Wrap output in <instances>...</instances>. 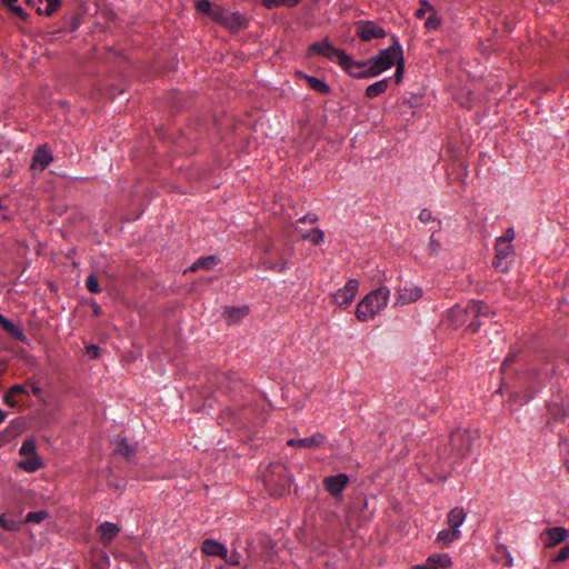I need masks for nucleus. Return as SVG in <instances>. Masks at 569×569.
<instances>
[{"label":"nucleus","mask_w":569,"mask_h":569,"mask_svg":"<svg viewBox=\"0 0 569 569\" xmlns=\"http://www.w3.org/2000/svg\"><path fill=\"white\" fill-rule=\"evenodd\" d=\"M282 1L283 0H260L261 4L269 10L281 7Z\"/></svg>","instance_id":"obj_44"},{"label":"nucleus","mask_w":569,"mask_h":569,"mask_svg":"<svg viewBox=\"0 0 569 569\" xmlns=\"http://www.w3.org/2000/svg\"><path fill=\"white\" fill-rule=\"evenodd\" d=\"M305 79L309 88L313 91L322 94H327L329 92V86L325 81L312 76H305Z\"/></svg>","instance_id":"obj_25"},{"label":"nucleus","mask_w":569,"mask_h":569,"mask_svg":"<svg viewBox=\"0 0 569 569\" xmlns=\"http://www.w3.org/2000/svg\"><path fill=\"white\" fill-rule=\"evenodd\" d=\"M318 54L327 58L330 61H337L341 67L355 66L353 59L345 53V51L335 48L328 38L320 42H313L308 48V56Z\"/></svg>","instance_id":"obj_5"},{"label":"nucleus","mask_w":569,"mask_h":569,"mask_svg":"<svg viewBox=\"0 0 569 569\" xmlns=\"http://www.w3.org/2000/svg\"><path fill=\"white\" fill-rule=\"evenodd\" d=\"M241 555L238 551H232L230 555L227 552V557L222 558L227 563L238 566L240 563Z\"/></svg>","instance_id":"obj_41"},{"label":"nucleus","mask_w":569,"mask_h":569,"mask_svg":"<svg viewBox=\"0 0 569 569\" xmlns=\"http://www.w3.org/2000/svg\"><path fill=\"white\" fill-rule=\"evenodd\" d=\"M10 10L22 20H27L28 13L20 6H13Z\"/></svg>","instance_id":"obj_52"},{"label":"nucleus","mask_w":569,"mask_h":569,"mask_svg":"<svg viewBox=\"0 0 569 569\" xmlns=\"http://www.w3.org/2000/svg\"><path fill=\"white\" fill-rule=\"evenodd\" d=\"M201 551L207 556L219 557L221 559L227 557L226 546L213 539L203 540Z\"/></svg>","instance_id":"obj_14"},{"label":"nucleus","mask_w":569,"mask_h":569,"mask_svg":"<svg viewBox=\"0 0 569 569\" xmlns=\"http://www.w3.org/2000/svg\"><path fill=\"white\" fill-rule=\"evenodd\" d=\"M92 310H93V313L96 316H99L101 313V311H102L101 307L98 303H96V302L92 303Z\"/></svg>","instance_id":"obj_56"},{"label":"nucleus","mask_w":569,"mask_h":569,"mask_svg":"<svg viewBox=\"0 0 569 569\" xmlns=\"http://www.w3.org/2000/svg\"><path fill=\"white\" fill-rule=\"evenodd\" d=\"M291 475L282 463H271L263 475L266 488L272 496H282L290 488Z\"/></svg>","instance_id":"obj_4"},{"label":"nucleus","mask_w":569,"mask_h":569,"mask_svg":"<svg viewBox=\"0 0 569 569\" xmlns=\"http://www.w3.org/2000/svg\"><path fill=\"white\" fill-rule=\"evenodd\" d=\"M8 413L0 408V425L4 422Z\"/></svg>","instance_id":"obj_60"},{"label":"nucleus","mask_w":569,"mask_h":569,"mask_svg":"<svg viewBox=\"0 0 569 569\" xmlns=\"http://www.w3.org/2000/svg\"><path fill=\"white\" fill-rule=\"evenodd\" d=\"M323 440L325 437L321 433H315L307 438L290 439L287 445L290 447L317 448L323 442Z\"/></svg>","instance_id":"obj_19"},{"label":"nucleus","mask_w":569,"mask_h":569,"mask_svg":"<svg viewBox=\"0 0 569 569\" xmlns=\"http://www.w3.org/2000/svg\"><path fill=\"white\" fill-rule=\"evenodd\" d=\"M498 240H505L506 243H511L515 239V230L512 228H508L503 236L497 238Z\"/></svg>","instance_id":"obj_48"},{"label":"nucleus","mask_w":569,"mask_h":569,"mask_svg":"<svg viewBox=\"0 0 569 569\" xmlns=\"http://www.w3.org/2000/svg\"><path fill=\"white\" fill-rule=\"evenodd\" d=\"M26 2H27V4H28V6L33 7V6H36L37 3H42V2H43V0H26Z\"/></svg>","instance_id":"obj_59"},{"label":"nucleus","mask_w":569,"mask_h":569,"mask_svg":"<svg viewBox=\"0 0 569 569\" xmlns=\"http://www.w3.org/2000/svg\"><path fill=\"white\" fill-rule=\"evenodd\" d=\"M13 433L14 437L19 436L24 429V420L23 418H16L9 422L6 427Z\"/></svg>","instance_id":"obj_31"},{"label":"nucleus","mask_w":569,"mask_h":569,"mask_svg":"<svg viewBox=\"0 0 569 569\" xmlns=\"http://www.w3.org/2000/svg\"><path fill=\"white\" fill-rule=\"evenodd\" d=\"M422 296V290L419 287H403L399 290L397 301L401 305H407L417 301Z\"/></svg>","instance_id":"obj_16"},{"label":"nucleus","mask_w":569,"mask_h":569,"mask_svg":"<svg viewBox=\"0 0 569 569\" xmlns=\"http://www.w3.org/2000/svg\"><path fill=\"white\" fill-rule=\"evenodd\" d=\"M478 439L477 431L471 430H456L451 432L449 438V446L451 451L458 457H467L471 450L473 442Z\"/></svg>","instance_id":"obj_6"},{"label":"nucleus","mask_w":569,"mask_h":569,"mask_svg":"<svg viewBox=\"0 0 569 569\" xmlns=\"http://www.w3.org/2000/svg\"><path fill=\"white\" fill-rule=\"evenodd\" d=\"M466 519V512L462 508L456 507L451 509L447 517V522L449 528L459 530V527L463 523Z\"/></svg>","instance_id":"obj_21"},{"label":"nucleus","mask_w":569,"mask_h":569,"mask_svg":"<svg viewBox=\"0 0 569 569\" xmlns=\"http://www.w3.org/2000/svg\"><path fill=\"white\" fill-rule=\"evenodd\" d=\"M11 431L8 429V428H4L1 432H0V447L1 446H4L7 445L8 442H10L12 439H14L16 437L13 436V433H10Z\"/></svg>","instance_id":"obj_42"},{"label":"nucleus","mask_w":569,"mask_h":569,"mask_svg":"<svg viewBox=\"0 0 569 569\" xmlns=\"http://www.w3.org/2000/svg\"><path fill=\"white\" fill-rule=\"evenodd\" d=\"M353 63H356L355 66L350 64L348 67H342L351 77L353 78H371L372 76H356L357 73H366L367 71V68L368 66L365 64L366 61H355L353 60Z\"/></svg>","instance_id":"obj_27"},{"label":"nucleus","mask_w":569,"mask_h":569,"mask_svg":"<svg viewBox=\"0 0 569 569\" xmlns=\"http://www.w3.org/2000/svg\"><path fill=\"white\" fill-rule=\"evenodd\" d=\"M389 298L390 290L387 287L372 290L357 305L356 318L361 322L373 319L388 305Z\"/></svg>","instance_id":"obj_1"},{"label":"nucleus","mask_w":569,"mask_h":569,"mask_svg":"<svg viewBox=\"0 0 569 569\" xmlns=\"http://www.w3.org/2000/svg\"><path fill=\"white\" fill-rule=\"evenodd\" d=\"M439 247V243L435 240L433 236L430 238L429 248L431 252H435L437 248Z\"/></svg>","instance_id":"obj_55"},{"label":"nucleus","mask_w":569,"mask_h":569,"mask_svg":"<svg viewBox=\"0 0 569 569\" xmlns=\"http://www.w3.org/2000/svg\"><path fill=\"white\" fill-rule=\"evenodd\" d=\"M359 289V282L356 279H350L347 281L343 288L339 289L335 295V301L339 307H347L349 306Z\"/></svg>","instance_id":"obj_12"},{"label":"nucleus","mask_w":569,"mask_h":569,"mask_svg":"<svg viewBox=\"0 0 569 569\" xmlns=\"http://www.w3.org/2000/svg\"><path fill=\"white\" fill-rule=\"evenodd\" d=\"M395 64L397 66V68H396L393 78H395V81L397 83H399L403 78V71H405L403 58L401 57Z\"/></svg>","instance_id":"obj_39"},{"label":"nucleus","mask_w":569,"mask_h":569,"mask_svg":"<svg viewBox=\"0 0 569 569\" xmlns=\"http://www.w3.org/2000/svg\"><path fill=\"white\" fill-rule=\"evenodd\" d=\"M507 565L508 566L512 565V558L510 557V555H508Z\"/></svg>","instance_id":"obj_62"},{"label":"nucleus","mask_w":569,"mask_h":569,"mask_svg":"<svg viewBox=\"0 0 569 569\" xmlns=\"http://www.w3.org/2000/svg\"><path fill=\"white\" fill-rule=\"evenodd\" d=\"M289 256V252L284 253L278 249H268L262 259V263L269 270L274 272H283L287 270V258Z\"/></svg>","instance_id":"obj_10"},{"label":"nucleus","mask_w":569,"mask_h":569,"mask_svg":"<svg viewBox=\"0 0 569 569\" xmlns=\"http://www.w3.org/2000/svg\"><path fill=\"white\" fill-rule=\"evenodd\" d=\"M0 365H2V361L0 360Z\"/></svg>","instance_id":"obj_63"},{"label":"nucleus","mask_w":569,"mask_h":569,"mask_svg":"<svg viewBox=\"0 0 569 569\" xmlns=\"http://www.w3.org/2000/svg\"><path fill=\"white\" fill-rule=\"evenodd\" d=\"M116 453L121 455L126 458H130L134 455L136 448L133 446H130L126 440H122L118 443L116 448Z\"/></svg>","instance_id":"obj_30"},{"label":"nucleus","mask_w":569,"mask_h":569,"mask_svg":"<svg viewBox=\"0 0 569 569\" xmlns=\"http://www.w3.org/2000/svg\"><path fill=\"white\" fill-rule=\"evenodd\" d=\"M440 24V20L438 19L435 11H432L426 19L425 27L428 30H436Z\"/></svg>","instance_id":"obj_38"},{"label":"nucleus","mask_w":569,"mask_h":569,"mask_svg":"<svg viewBox=\"0 0 569 569\" xmlns=\"http://www.w3.org/2000/svg\"><path fill=\"white\" fill-rule=\"evenodd\" d=\"M301 0H283L282 1V6L284 7H288V8H293L296 7L297 4L300 3Z\"/></svg>","instance_id":"obj_53"},{"label":"nucleus","mask_w":569,"mask_h":569,"mask_svg":"<svg viewBox=\"0 0 569 569\" xmlns=\"http://www.w3.org/2000/svg\"><path fill=\"white\" fill-rule=\"evenodd\" d=\"M18 467L27 472H36L43 467V462L38 455L26 456L23 460L19 461Z\"/></svg>","instance_id":"obj_20"},{"label":"nucleus","mask_w":569,"mask_h":569,"mask_svg":"<svg viewBox=\"0 0 569 569\" xmlns=\"http://www.w3.org/2000/svg\"><path fill=\"white\" fill-rule=\"evenodd\" d=\"M86 351L88 356H90L93 359H97L100 356V348L96 345L87 346Z\"/></svg>","instance_id":"obj_47"},{"label":"nucleus","mask_w":569,"mask_h":569,"mask_svg":"<svg viewBox=\"0 0 569 569\" xmlns=\"http://www.w3.org/2000/svg\"><path fill=\"white\" fill-rule=\"evenodd\" d=\"M348 482L349 477L346 473L329 476L322 481L325 489L335 498L341 496Z\"/></svg>","instance_id":"obj_13"},{"label":"nucleus","mask_w":569,"mask_h":569,"mask_svg":"<svg viewBox=\"0 0 569 569\" xmlns=\"http://www.w3.org/2000/svg\"><path fill=\"white\" fill-rule=\"evenodd\" d=\"M435 11L433 8L426 1H420V8L416 10L415 14L417 18L422 19L425 18L426 13L429 12V14Z\"/></svg>","instance_id":"obj_37"},{"label":"nucleus","mask_w":569,"mask_h":569,"mask_svg":"<svg viewBox=\"0 0 569 569\" xmlns=\"http://www.w3.org/2000/svg\"><path fill=\"white\" fill-rule=\"evenodd\" d=\"M495 250L496 254L492 263L493 267L498 271H507L516 256L513 246L511 243H506L505 240L497 239L495 243Z\"/></svg>","instance_id":"obj_8"},{"label":"nucleus","mask_w":569,"mask_h":569,"mask_svg":"<svg viewBox=\"0 0 569 569\" xmlns=\"http://www.w3.org/2000/svg\"><path fill=\"white\" fill-rule=\"evenodd\" d=\"M569 558V546L562 547L559 552L552 558L553 562H562Z\"/></svg>","instance_id":"obj_40"},{"label":"nucleus","mask_w":569,"mask_h":569,"mask_svg":"<svg viewBox=\"0 0 569 569\" xmlns=\"http://www.w3.org/2000/svg\"><path fill=\"white\" fill-rule=\"evenodd\" d=\"M213 20L233 31L243 29L247 26V20L242 14L236 11H230L222 7H219V9L214 10Z\"/></svg>","instance_id":"obj_7"},{"label":"nucleus","mask_w":569,"mask_h":569,"mask_svg":"<svg viewBox=\"0 0 569 569\" xmlns=\"http://www.w3.org/2000/svg\"><path fill=\"white\" fill-rule=\"evenodd\" d=\"M199 12L207 13L213 19V12L219 9L218 6H213L209 0H199L196 4Z\"/></svg>","instance_id":"obj_29"},{"label":"nucleus","mask_w":569,"mask_h":569,"mask_svg":"<svg viewBox=\"0 0 569 569\" xmlns=\"http://www.w3.org/2000/svg\"><path fill=\"white\" fill-rule=\"evenodd\" d=\"M86 288L91 293H100L101 292V287H100L99 282H98L97 277L93 273H91V274H89L87 277V279H86Z\"/></svg>","instance_id":"obj_34"},{"label":"nucleus","mask_w":569,"mask_h":569,"mask_svg":"<svg viewBox=\"0 0 569 569\" xmlns=\"http://www.w3.org/2000/svg\"><path fill=\"white\" fill-rule=\"evenodd\" d=\"M0 326L2 329L13 339L26 343L28 341L27 336L23 330L17 327L12 321H10L7 317L0 313Z\"/></svg>","instance_id":"obj_15"},{"label":"nucleus","mask_w":569,"mask_h":569,"mask_svg":"<svg viewBox=\"0 0 569 569\" xmlns=\"http://www.w3.org/2000/svg\"><path fill=\"white\" fill-rule=\"evenodd\" d=\"M392 46L366 60L365 64L368 66L366 73H357L356 76H379L385 70L391 68L402 57L401 44L396 37H392Z\"/></svg>","instance_id":"obj_2"},{"label":"nucleus","mask_w":569,"mask_h":569,"mask_svg":"<svg viewBox=\"0 0 569 569\" xmlns=\"http://www.w3.org/2000/svg\"><path fill=\"white\" fill-rule=\"evenodd\" d=\"M31 387V392L34 395V396H40L41 395V388L38 387L34 382H28Z\"/></svg>","instance_id":"obj_54"},{"label":"nucleus","mask_w":569,"mask_h":569,"mask_svg":"<svg viewBox=\"0 0 569 569\" xmlns=\"http://www.w3.org/2000/svg\"><path fill=\"white\" fill-rule=\"evenodd\" d=\"M412 569H437L433 558L429 557L423 563L415 566Z\"/></svg>","instance_id":"obj_46"},{"label":"nucleus","mask_w":569,"mask_h":569,"mask_svg":"<svg viewBox=\"0 0 569 569\" xmlns=\"http://www.w3.org/2000/svg\"><path fill=\"white\" fill-rule=\"evenodd\" d=\"M480 327H481V319H475V320H471V321L468 323V326H467L468 330H469L470 332H472V333L478 332V330L480 329Z\"/></svg>","instance_id":"obj_50"},{"label":"nucleus","mask_w":569,"mask_h":569,"mask_svg":"<svg viewBox=\"0 0 569 569\" xmlns=\"http://www.w3.org/2000/svg\"><path fill=\"white\" fill-rule=\"evenodd\" d=\"M10 393H13L16 397L20 395H28V391L22 385H14L10 388Z\"/></svg>","instance_id":"obj_49"},{"label":"nucleus","mask_w":569,"mask_h":569,"mask_svg":"<svg viewBox=\"0 0 569 569\" xmlns=\"http://www.w3.org/2000/svg\"><path fill=\"white\" fill-rule=\"evenodd\" d=\"M218 263V258L216 256H207V257H200L197 261H194L190 270L197 271L199 269H206L210 270Z\"/></svg>","instance_id":"obj_22"},{"label":"nucleus","mask_w":569,"mask_h":569,"mask_svg":"<svg viewBox=\"0 0 569 569\" xmlns=\"http://www.w3.org/2000/svg\"><path fill=\"white\" fill-rule=\"evenodd\" d=\"M430 557L433 558L437 569H447L451 566V558L447 553L433 555Z\"/></svg>","instance_id":"obj_32"},{"label":"nucleus","mask_w":569,"mask_h":569,"mask_svg":"<svg viewBox=\"0 0 569 569\" xmlns=\"http://www.w3.org/2000/svg\"><path fill=\"white\" fill-rule=\"evenodd\" d=\"M48 517V512L44 510L31 511L26 516V522L40 523Z\"/></svg>","instance_id":"obj_33"},{"label":"nucleus","mask_w":569,"mask_h":569,"mask_svg":"<svg viewBox=\"0 0 569 569\" xmlns=\"http://www.w3.org/2000/svg\"><path fill=\"white\" fill-rule=\"evenodd\" d=\"M318 217L315 213H307L303 217H301L298 222L301 223H315L317 222Z\"/></svg>","instance_id":"obj_51"},{"label":"nucleus","mask_w":569,"mask_h":569,"mask_svg":"<svg viewBox=\"0 0 569 569\" xmlns=\"http://www.w3.org/2000/svg\"><path fill=\"white\" fill-rule=\"evenodd\" d=\"M52 161L53 156L50 148L48 144H41L34 150L30 170L33 172H42Z\"/></svg>","instance_id":"obj_11"},{"label":"nucleus","mask_w":569,"mask_h":569,"mask_svg":"<svg viewBox=\"0 0 569 569\" xmlns=\"http://www.w3.org/2000/svg\"><path fill=\"white\" fill-rule=\"evenodd\" d=\"M16 396L13 393H10V389L3 395V402L11 407V408H14L17 407V400L14 399Z\"/></svg>","instance_id":"obj_43"},{"label":"nucleus","mask_w":569,"mask_h":569,"mask_svg":"<svg viewBox=\"0 0 569 569\" xmlns=\"http://www.w3.org/2000/svg\"><path fill=\"white\" fill-rule=\"evenodd\" d=\"M513 356L512 355H508L505 359V361L502 362V367H507L509 363H511L513 361Z\"/></svg>","instance_id":"obj_57"},{"label":"nucleus","mask_w":569,"mask_h":569,"mask_svg":"<svg viewBox=\"0 0 569 569\" xmlns=\"http://www.w3.org/2000/svg\"><path fill=\"white\" fill-rule=\"evenodd\" d=\"M356 33L362 41H371L372 39L386 37L383 28L375 21L359 20L355 23Z\"/></svg>","instance_id":"obj_9"},{"label":"nucleus","mask_w":569,"mask_h":569,"mask_svg":"<svg viewBox=\"0 0 569 569\" xmlns=\"http://www.w3.org/2000/svg\"><path fill=\"white\" fill-rule=\"evenodd\" d=\"M0 527L8 531H17L19 523L14 520L7 519L4 515H0Z\"/></svg>","instance_id":"obj_36"},{"label":"nucleus","mask_w":569,"mask_h":569,"mask_svg":"<svg viewBox=\"0 0 569 569\" xmlns=\"http://www.w3.org/2000/svg\"><path fill=\"white\" fill-rule=\"evenodd\" d=\"M325 233L320 229H313L312 231L302 236L303 239H309L311 242L318 244L323 240Z\"/></svg>","instance_id":"obj_35"},{"label":"nucleus","mask_w":569,"mask_h":569,"mask_svg":"<svg viewBox=\"0 0 569 569\" xmlns=\"http://www.w3.org/2000/svg\"><path fill=\"white\" fill-rule=\"evenodd\" d=\"M418 218L422 223H428L433 220L432 213L428 209H422Z\"/></svg>","instance_id":"obj_45"},{"label":"nucleus","mask_w":569,"mask_h":569,"mask_svg":"<svg viewBox=\"0 0 569 569\" xmlns=\"http://www.w3.org/2000/svg\"><path fill=\"white\" fill-rule=\"evenodd\" d=\"M483 317H469L468 318V322L469 323L471 320H475V319H482Z\"/></svg>","instance_id":"obj_61"},{"label":"nucleus","mask_w":569,"mask_h":569,"mask_svg":"<svg viewBox=\"0 0 569 569\" xmlns=\"http://www.w3.org/2000/svg\"><path fill=\"white\" fill-rule=\"evenodd\" d=\"M119 527L116 523L109 521H104L98 527L100 540L104 546L110 543L113 540V538L119 533Z\"/></svg>","instance_id":"obj_18"},{"label":"nucleus","mask_w":569,"mask_h":569,"mask_svg":"<svg viewBox=\"0 0 569 569\" xmlns=\"http://www.w3.org/2000/svg\"><path fill=\"white\" fill-rule=\"evenodd\" d=\"M17 1H18V0H2V2H3L7 7H9L10 9H11L13 6H16V2H17Z\"/></svg>","instance_id":"obj_58"},{"label":"nucleus","mask_w":569,"mask_h":569,"mask_svg":"<svg viewBox=\"0 0 569 569\" xmlns=\"http://www.w3.org/2000/svg\"><path fill=\"white\" fill-rule=\"evenodd\" d=\"M248 311L249 310L247 307H240V308L231 307V308L226 309L224 315H226L229 323H234V322L239 321L240 319L244 318L248 315Z\"/></svg>","instance_id":"obj_24"},{"label":"nucleus","mask_w":569,"mask_h":569,"mask_svg":"<svg viewBox=\"0 0 569 569\" xmlns=\"http://www.w3.org/2000/svg\"><path fill=\"white\" fill-rule=\"evenodd\" d=\"M459 536H460L459 530L449 528V529L441 530L438 533L437 541L440 542L442 546H448L452 541L457 540L459 538Z\"/></svg>","instance_id":"obj_26"},{"label":"nucleus","mask_w":569,"mask_h":569,"mask_svg":"<svg viewBox=\"0 0 569 569\" xmlns=\"http://www.w3.org/2000/svg\"><path fill=\"white\" fill-rule=\"evenodd\" d=\"M493 316L495 311L483 301L479 300H470L466 307L456 305L447 311V319L453 327L466 325L469 317H487L489 319Z\"/></svg>","instance_id":"obj_3"},{"label":"nucleus","mask_w":569,"mask_h":569,"mask_svg":"<svg viewBox=\"0 0 569 569\" xmlns=\"http://www.w3.org/2000/svg\"><path fill=\"white\" fill-rule=\"evenodd\" d=\"M546 547L551 548L565 541L569 537V531L563 527H552L546 531Z\"/></svg>","instance_id":"obj_17"},{"label":"nucleus","mask_w":569,"mask_h":569,"mask_svg":"<svg viewBox=\"0 0 569 569\" xmlns=\"http://www.w3.org/2000/svg\"><path fill=\"white\" fill-rule=\"evenodd\" d=\"M19 455L23 457L38 455L36 451V441L33 440V438H27L23 440L19 449Z\"/></svg>","instance_id":"obj_28"},{"label":"nucleus","mask_w":569,"mask_h":569,"mask_svg":"<svg viewBox=\"0 0 569 569\" xmlns=\"http://www.w3.org/2000/svg\"><path fill=\"white\" fill-rule=\"evenodd\" d=\"M389 79L379 80L366 89V96L370 99L382 94L388 88Z\"/></svg>","instance_id":"obj_23"}]
</instances>
